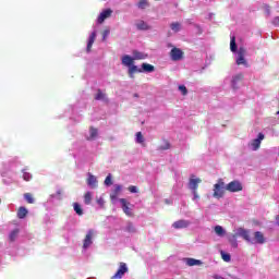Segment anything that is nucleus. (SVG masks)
I'll list each match as a JSON object with an SVG mask.
<instances>
[{
  "label": "nucleus",
  "instance_id": "obj_1",
  "mask_svg": "<svg viewBox=\"0 0 279 279\" xmlns=\"http://www.w3.org/2000/svg\"><path fill=\"white\" fill-rule=\"evenodd\" d=\"M239 236H241L242 239H244V241H246L247 243H252V238L250 236V230H246L245 228H238L235 233L229 235L228 241L231 245V247H239V242L236 241V239H239Z\"/></svg>",
  "mask_w": 279,
  "mask_h": 279
},
{
  "label": "nucleus",
  "instance_id": "obj_2",
  "mask_svg": "<svg viewBox=\"0 0 279 279\" xmlns=\"http://www.w3.org/2000/svg\"><path fill=\"white\" fill-rule=\"evenodd\" d=\"M122 64L123 66L129 68V77H131V80H134V73H143L142 69H138V66L134 65V59L130 57V54H124L122 57Z\"/></svg>",
  "mask_w": 279,
  "mask_h": 279
},
{
  "label": "nucleus",
  "instance_id": "obj_3",
  "mask_svg": "<svg viewBox=\"0 0 279 279\" xmlns=\"http://www.w3.org/2000/svg\"><path fill=\"white\" fill-rule=\"evenodd\" d=\"M199 184H202V179L195 178V174H191L189 180V189L194 195L193 199H199V194H197V189H199Z\"/></svg>",
  "mask_w": 279,
  "mask_h": 279
},
{
  "label": "nucleus",
  "instance_id": "obj_4",
  "mask_svg": "<svg viewBox=\"0 0 279 279\" xmlns=\"http://www.w3.org/2000/svg\"><path fill=\"white\" fill-rule=\"evenodd\" d=\"M226 195V182L223 179H219L216 184H214V194L213 197L216 199H221Z\"/></svg>",
  "mask_w": 279,
  "mask_h": 279
},
{
  "label": "nucleus",
  "instance_id": "obj_5",
  "mask_svg": "<svg viewBox=\"0 0 279 279\" xmlns=\"http://www.w3.org/2000/svg\"><path fill=\"white\" fill-rule=\"evenodd\" d=\"M226 191H229V193H239L243 191V184H241V181H231L226 185Z\"/></svg>",
  "mask_w": 279,
  "mask_h": 279
},
{
  "label": "nucleus",
  "instance_id": "obj_6",
  "mask_svg": "<svg viewBox=\"0 0 279 279\" xmlns=\"http://www.w3.org/2000/svg\"><path fill=\"white\" fill-rule=\"evenodd\" d=\"M247 53V50L243 47H240L238 50V58H236V64L238 66H247V60H245V54Z\"/></svg>",
  "mask_w": 279,
  "mask_h": 279
},
{
  "label": "nucleus",
  "instance_id": "obj_7",
  "mask_svg": "<svg viewBox=\"0 0 279 279\" xmlns=\"http://www.w3.org/2000/svg\"><path fill=\"white\" fill-rule=\"evenodd\" d=\"M128 264L121 262L117 272L111 277V279H121L125 274H128Z\"/></svg>",
  "mask_w": 279,
  "mask_h": 279
},
{
  "label": "nucleus",
  "instance_id": "obj_8",
  "mask_svg": "<svg viewBox=\"0 0 279 279\" xmlns=\"http://www.w3.org/2000/svg\"><path fill=\"white\" fill-rule=\"evenodd\" d=\"M170 58L173 62H178L184 58V51L180 48H172L170 51Z\"/></svg>",
  "mask_w": 279,
  "mask_h": 279
},
{
  "label": "nucleus",
  "instance_id": "obj_9",
  "mask_svg": "<svg viewBox=\"0 0 279 279\" xmlns=\"http://www.w3.org/2000/svg\"><path fill=\"white\" fill-rule=\"evenodd\" d=\"M120 203L122 205V210L126 215V217H134V211L132 210V207L130 203L125 198H121Z\"/></svg>",
  "mask_w": 279,
  "mask_h": 279
},
{
  "label": "nucleus",
  "instance_id": "obj_10",
  "mask_svg": "<svg viewBox=\"0 0 279 279\" xmlns=\"http://www.w3.org/2000/svg\"><path fill=\"white\" fill-rule=\"evenodd\" d=\"M93 236H95V230L90 229V230H88V232L85 235V239L83 241L84 250H87V247H90V245H93Z\"/></svg>",
  "mask_w": 279,
  "mask_h": 279
},
{
  "label": "nucleus",
  "instance_id": "obj_11",
  "mask_svg": "<svg viewBox=\"0 0 279 279\" xmlns=\"http://www.w3.org/2000/svg\"><path fill=\"white\" fill-rule=\"evenodd\" d=\"M263 141H265V134L258 133L257 138L253 140L251 142L253 151H257V149H260V142H263Z\"/></svg>",
  "mask_w": 279,
  "mask_h": 279
},
{
  "label": "nucleus",
  "instance_id": "obj_12",
  "mask_svg": "<svg viewBox=\"0 0 279 279\" xmlns=\"http://www.w3.org/2000/svg\"><path fill=\"white\" fill-rule=\"evenodd\" d=\"M110 16H112V10L111 9H107L104 10L98 19H97V23H99V25H101V23H104V21H106V19H110Z\"/></svg>",
  "mask_w": 279,
  "mask_h": 279
},
{
  "label": "nucleus",
  "instance_id": "obj_13",
  "mask_svg": "<svg viewBox=\"0 0 279 279\" xmlns=\"http://www.w3.org/2000/svg\"><path fill=\"white\" fill-rule=\"evenodd\" d=\"M243 74H236L233 76L232 81H231V86L233 88V90H238L239 88V82H243Z\"/></svg>",
  "mask_w": 279,
  "mask_h": 279
},
{
  "label": "nucleus",
  "instance_id": "obj_14",
  "mask_svg": "<svg viewBox=\"0 0 279 279\" xmlns=\"http://www.w3.org/2000/svg\"><path fill=\"white\" fill-rule=\"evenodd\" d=\"M189 226H191V222H189V220H178L173 222L172 228H174L175 230H180L182 228H189Z\"/></svg>",
  "mask_w": 279,
  "mask_h": 279
},
{
  "label": "nucleus",
  "instance_id": "obj_15",
  "mask_svg": "<svg viewBox=\"0 0 279 279\" xmlns=\"http://www.w3.org/2000/svg\"><path fill=\"white\" fill-rule=\"evenodd\" d=\"M254 239L255 241L251 240L252 241L251 243H258L259 245H263V243H265V235L260 231H256L254 233Z\"/></svg>",
  "mask_w": 279,
  "mask_h": 279
},
{
  "label": "nucleus",
  "instance_id": "obj_16",
  "mask_svg": "<svg viewBox=\"0 0 279 279\" xmlns=\"http://www.w3.org/2000/svg\"><path fill=\"white\" fill-rule=\"evenodd\" d=\"M95 38H97V33L93 32L88 38L87 48H86L87 53H90V49H93V45H95Z\"/></svg>",
  "mask_w": 279,
  "mask_h": 279
},
{
  "label": "nucleus",
  "instance_id": "obj_17",
  "mask_svg": "<svg viewBox=\"0 0 279 279\" xmlns=\"http://www.w3.org/2000/svg\"><path fill=\"white\" fill-rule=\"evenodd\" d=\"M123 186H121L120 184H116L114 189L112 190L111 194H110V199H117V197H119V193H121Z\"/></svg>",
  "mask_w": 279,
  "mask_h": 279
},
{
  "label": "nucleus",
  "instance_id": "obj_18",
  "mask_svg": "<svg viewBox=\"0 0 279 279\" xmlns=\"http://www.w3.org/2000/svg\"><path fill=\"white\" fill-rule=\"evenodd\" d=\"M187 267H195L202 265V260L195 258H185Z\"/></svg>",
  "mask_w": 279,
  "mask_h": 279
},
{
  "label": "nucleus",
  "instance_id": "obj_19",
  "mask_svg": "<svg viewBox=\"0 0 279 279\" xmlns=\"http://www.w3.org/2000/svg\"><path fill=\"white\" fill-rule=\"evenodd\" d=\"M132 59H133V61L134 60H147V54H145L138 50H134Z\"/></svg>",
  "mask_w": 279,
  "mask_h": 279
},
{
  "label": "nucleus",
  "instance_id": "obj_20",
  "mask_svg": "<svg viewBox=\"0 0 279 279\" xmlns=\"http://www.w3.org/2000/svg\"><path fill=\"white\" fill-rule=\"evenodd\" d=\"M144 73H154L156 71V68L149 63H143L142 64V72Z\"/></svg>",
  "mask_w": 279,
  "mask_h": 279
},
{
  "label": "nucleus",
  "instance_id": "obj_21",
  "mask_svg": "<svg viewBox=\"0 0 279 279\" xmlns=\"http://www.w3.org/2000/svg\"><path fill=\"white\" fill-rule=\"evenodd\" d=\"M99 134V131L94 128V126H90L89 128V137H87V141H95V138L98 136Z\"/></svg>",
  "mask_w": 279,
  "mask_h": 279
},
{
  "label": "nucleus",
  "instance_id": "obj_22",
  "mask_svg": "<svg viewBox=\"0 0 279 279\" xmlns=\"http://www.w3.org/2000/svg\"><path fill=\"white\" fill-rule=\"evenodd\" d=\"M158 149H159V151H167V149H171V143H169V141H167V140H162Z\"/></svg>",
  "mask_w": 279,
  "mask_h": 279
},
{
  "label": "nucleus",
  "instance_id": "obj_23",
  "mask_svg": "<svg viewBox=\"0 0 279 279\" xmlns=\"http://www.w3.org/2000/svg\"><path fill=\"white\" fill-rule=\"evenodd\" d=\"M20 232H21V230H19V229H14L13 231L10 232V234H9L10 243H14V241H16Z\"/></svg>",
  "mask_w": 279,
  "mask_h": 279
},
{
  "label": "nucleus",
  "instance_id": "obj_24",
  "mask_svg": "<svg viewBox=\"0 0 279 279\" xmlns=\"http://www.w3.org/2000/svg\"><path fill=\"white\" fill-rule=\"evenodd\" d=\"M87 184L88 186H92V189H96L97 186V178L93 174H89L88 179H87Z\"/></svg>",
  "mask_w": 279,
  "mask_h": 279
},
{
  "label": "nucleus",
  "instance_id": "obj_25",
  "mask_svg": "<svg viewBox=\"0 0 279 279\" xmlns=\"http://www.w3.org/2000/svg\"><path fill=\"white\" fill-rule=\"evenodd\" d=\"M27 208L25 207H20L17 209V219H25L27 217Z\"/></svg>",
  "mask_w": 279,
  "mask_h": 279
},
{
  "label": "nucleus",
  "instance_id": "obj_26",
  "mask_svg": "<svg viewBox=\"0 0 279 279\" xmlns=\"http://www.w3.org/2000/svg\"><path fill=\"white\" fill-rule=\"evenodd\" d=\"M136 27H137V29H141L143 32H146L147 29H149V25H147V23H145V21L137 22Z\"/></svg>",
  "mask_w": 279,
  "mask_h": 279
},
{
  "label": "nucleus",
  "instance_id": "obj_27",
  "mask_svg": "<svg viewBox=\"0 0 279 279\" xmlns=\"http://www.w3.org/2000/svg\"><path fill=\"white\" fill-rule=\"evenodd\" d=\"M73 208H74V211L76 213V215H78L80 217H82V215H84V209H82V205H80V203H74Z\"/></svg>",
  "mask_w": 279,
  "mask_h": 279
},
{
  "label": "nucleus",
  "instance_id": "obj_28",
  "mask_svg": "<svg viewBox=\"0 0 279 279\" xmlns=\"http://www.w3.org/2000/svg\"><path fill=\"white\" fill-rule=\"evenodd\" d=\"M214 230L217 236H226V229H223V227L216 226Z\"/></svg>",
  "mask_w": 279,
  "mask_h": 279
},
{
  "label": "nucleus",
  "instance_id": "obj_29",
  "mask_svg": "<svg viewBox=\"0 0 279 279\" xmlns=\"http://www.w3.org/2000/svg\"><path fill=\"white\" fill-rule=\"evenodd\" d=\"M170 29H172V32H180V29H182V26L179 22H173L170 24Z\"/></svg>",
  "mask_w": 279,
  "mask_h": 279
},
{
  "label": "nucleus",
  "instance_id": "obj_30",
  "mask_svg": "<svg viewBox=\"0 0 279 279\" xmlns=\"http://www.w3.org/2000/svg\"><path fill=\"white\" fill-rule=\"evenodd\" d=\"M93 202V193L87 192L84 195V203L86 204V206H89V204Z\"/></svg>",
  "mask_w": 279,
  "mask_h": 279
},
{
  "label": "nucleus",
  "instance_id": "obj_31",
  "mask_svg": "<svg viewBox=\"0 0 279 279\" xmlns=\"http://www.w3.org/2000/svg\"><path fill=\"white\" fill-rule=\"evenodd\" d=\"M230 50L234 53L236 51V37L232 36L230 41Z\"/></svg>",
  "mask_w": 279,
  "mask_h": 279
},
{
  "label": "nucleus",
  "instance_id": "obj_32",
  "mask_svg": "<svg viewBox=\"0 0 279 279\" xmlns=\"http://www.w3.org/2000/svg\"><path fill=\"white\" fill-rule=\"evenodd\" d=\"M149 7V2L147 0H140V2L137 3V8H140V10H145V8Z\"/></svg>",
  "mask_w": 279,
  "mask_h": 279
},
{
  "label": "nucleus",
  "instance_id": "obj_33",
  "mask_svg": "<svg viewBox=\"0 0 279 279\" xmlns=\"http://www.w3.org/2000/svg\"><path fill=\"white\" fill-rule=\"evenodd\" d=\"M95 99L96 101H101V99H106V94L101 93V89H98Z\"/></svg>",
  "mask_w": 279,
  "mask_h": 279
},
{
  "label": "nucleus",
  "instance_id": "obj_34",
  "mask_svg": "<svg viewBox=\"0 0 279 279\" xmlns=\"http://www.w3.org/2000/svg\"><path fill=\"white\" fill-rule=\"evenodd\" d=\"M24 199H26L27 204H34V195L32 193H25Z\"/></svg>",
  "mask_w": 279,
  "mask_h": 279
},
{
  "label": "nucleus",
  "instance_id": "obj_35",
  "mask_svg": "<svg viewBox=\"0 0 279 279\" xmlns=\"http://www.w3.org/2000/svg\"><path fill=\"white\" fill-rule=\"evenodd\" d=\"M136 143H140V144L145 143V137H143V133L142 132H137L136 133Z\"/></svg>",
  "mask_w": 279,
  "mask_h": 279
},
{
  "label": "nucleus",
  "instance_id": "obj_36",
  "mask_svg": "<svg viewBox=\"0 0 279 279\" xmlns=\"http://www.w3.org/2000/svg\"><path fill=\"white\" fill-rule=\"evenodd\" d=\"M126 232H131V233L136 232V227H134L132 222H129L126 226Z\"/></svg>",
  "mask_w": 279,
  "mask_h": 279
},
{
  "label": "nucleus",
  "instance_id": "obj_37",
  "mask_svg": "<svg viewBox=\"0 0 279 279\" xmlns=\"http://www.w3.org/2000/svg\"><path fill=\"white\" fill-rule=\"evenodd\" d=\"M106 186H112V174H108L105 179Z\"/></svg>",
  "mask_w": 279,
  "mask_h": 279
},
{
  "label": "nucleus",
  "instance_id": "obj_38",
  "mask_svg": "<svg viewBox=\"0 0 279 279\" xmlns=\"http://www.w3.org/2000/svg\"><path fill=\"white\" fill-rule=\"evenodd\" d=\"M23 180H25V182H29V180H32V174L29 172H26L25 170H23Z\"/></svg>",
  "mask_w": 279,
  "mask_h": 279
},
{
  "label": "nucleus",
  "instance_id": "obj_39",
  "mask_svg": "<svg viewBox=\"0 0 279 279\" xmlns=\"http://www.w3.org/2000/svg\"><path fill=\"white\" fill-rule=\"evenodd\" d=\"M221 258L225 260V263H230L231 257L230 254L221 252Z\"/></svg>",
  "mask_w": 279,
  "mask_h": 279
},
{
  "label": "nucleus",
  "instance_id": "obj_40",
  "mask_svg": "<svg viewBox=\"0 0 279 279\" xmlns=\"http://www.w3.org/2000/svg\"><path fill=\"white\" fill-rule=\"evenodd\" d=\"M179 90L182 93L183 96L189 95V89H186V86L180 85Z\"/></svg>",
  "mask_w": 279,
  "mask_h": 279
},
{
  "label": "nucleus",
  "instance_id": "obj_41",
  "mask_svg": "<svg viewBox=\"0 0 279 279\" xmlns=\"http://www.w3.org/2000/svg\"><path fill=\"white\" fill-rule=\"evenodd\" d=\"M108 36H110V31L107 28L102 32V40L106 41Z\"/></svg>",
  "mask_w": 279,
  "mask_h": 279
},
{
  "label": "nucleus",
  "instance_id": "obj_42",
  "mask_svg": "<svg viewBox=\"0 0 279 279\" xmlns=\"http://www.w3.org/2000/svg\"><path fill=\"white\" fill-rule=\"evenodd\" d=\"M128 190L130 193H138V187H136V185H130Z\"/></svg>",
  "mask_w": 279,
  "mask_h": 279
},
{
  "label": "nucleus",
  "instance_id": "obj_43",
  "mask_svg": "<svg viewBox=\"0 0 279 279\" xmlns=\"http://www.w3.org/2000/svg\"><path fill=\"white\" fill-rule=\"evenodd\" d=\"M62 195V190H58L56 194L52 195V197H60Z\"/></svg>",
  "mask_w": 279,
  "mask_h": 279
},
{
  "label": "nucleus",
  "instance_id": "obj_44",
  "mask_svg": "<svg viewBox=\"0 0 279 279\" xmlns=\"http://www.w3.org/2000/svg\"><path fill=\"white\" fill-rule=\"evenodd\" d=\"M133 97H136V98H138V94H134V95H133Z\"/></svg>",
  "mask_w": 279,
  "mask_h": 279
},
{
  "label": "nucleus",
  "instance_id": "obj_45",
  "mask_svg": "<svg viewBox=\"0 0 279 279\" xmlns=\"http://www.w3.org/2000/svg\"><path fill=\"white\" fill-rule=\"evenodd\" d=\"M215 278H216V279H221V278H223V277H218V276H216Z\"/></svg>",
  "mask_w": 279,
  "mask_h": 279
},
{
  "label": "nucleus",
  "instance_id": "obj_46",
  "mask_svg": "<svg viewBox=\"0 0 279 279\" xmlns=\"http://www.w3.org/2000/svg\"><path fill=\"white\" fill-rule=\"evenodd\" d=\"M98 204H101V201H98Z\"/></svg>",
  "mask_w": 279,
  "mask_h": 279
},
{
  "label": "nucleus",
  "instance_id": "obj_47",
  "mask_svg": "<svg viewBox=\"0 0 279 279\" xmlns=\"http://www.w3.org/2000/svg\"><path fill=\"white\" fill-rule=\"evenodd\" d=\"M220 279H225V278H220Z\"/></svg>",
  "mask_w": 279,
  "mask_h": 279
}]
</instances>
